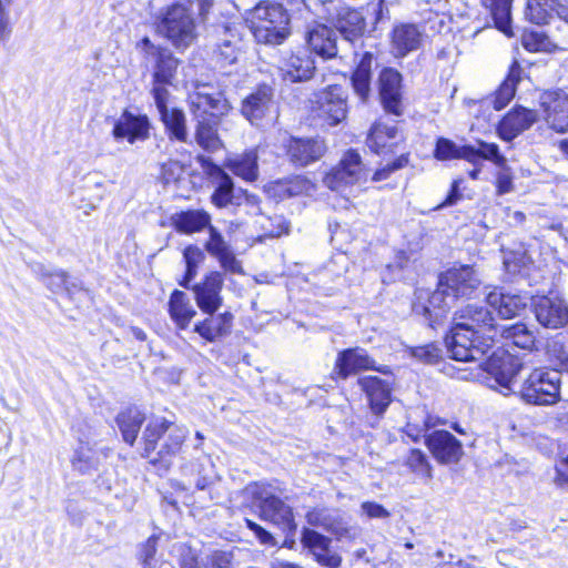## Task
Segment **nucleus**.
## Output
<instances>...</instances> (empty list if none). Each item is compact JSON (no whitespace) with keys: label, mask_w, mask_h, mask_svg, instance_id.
Masks as SVG:
<instances>
[{"label":"nucleus","mask_w":568,"mask_h":568,"mask_svg":"<svg viewBox=\"0 0 568 568\" xmlns=\"http://www.w3.org/2000/svg\"><path fill=\"white\" fill-rule=\"evenodd\" d=\"M144 422V415L138 408H129L118 415L116 423L125 443L133 445Z\"/></svg>","instance_id":"obj_39"},{"label":"nucleus","mask_w":568,"mask_h":568,"mask_svg":"<svg viewBox=\"0 0 568 568\" xmlns=\"http://www.w3.org/2000/svg\"><path fill=\"white\" fill-rule=\"evenodd\" d=\"M544 120L557 133L568 132V94L562 91L545 92L540 97Z\"/></svg>","instance_id":"obj_12"},{"label":"nucleus","mask_w":568,"mask_h":568,"mask_svg":"<svg viewBox=\"0 0 568 568\" xmlns=\"http://www.w3.org/2000/svg\"><path fill=\"white\" fill-rule=\"evenodd\" d=\"M233 322V315L229 312L217 315H209L204 321L194 326L197 333L206 342H215L217 338L230 333Z\"/></svg>","instance_id":"obj_30"},{"label":"nucleus","mask_w":568,"mask_h":568,"mask_svg":"<svg viewBox=\"0 0 568 568\" xmlns=\"http://www.w3.org/2000/svg\"><path fill=\"white\" fill-rule=\"evenodd\" d=\"M426 445L442 464L457 463L462 458V443L447 430H434L426 437Z\"/></svg>","instance_id":"obj_19"},{"label":"nucleus","mask_w":568,"mask_h":568,"mask_svg":"<svg viewBox=\"0 0 568 568\" xmlns=\"http://www.w3.org/2000/svg\"><path fill=\"white\" fill-rule=\"evenodd\" d=\"M477 152V161L479 159H486L491 162H494L498 166H504L506 163V159L503 154L499 152V148L496 143H487V142H479V149H476Z\"/></svg>","instance_id":"obj_55"},{"label":"nucleus","mask_w":568,"mask_h":568,"mask_svg":"<svg viewBox=\"0 0 568 568\" xmlns=\"http://www.w3.org/2000/svg\"><path fill=\"white\" fill-rule=\"evenodd\" d=\"M307 44L313 52L324 59H331L337 54L336 32L322 23H314L307 30Z\"/></svg>","instance_id":"obj_28"},{"label":"nucleus","mask_w":568,"mask_h":568,"mask_svg":"<svg viewBox=\"0 0 568 568\" xmlns=\"http://www.w3.org/2000/svg\"><path fill=\"white\" fill-rule=\"evenodd\" d=\"M325 151V143L321 139H291L287 145L291 161L300 166H306L320 160Z\"/></svg>","instance_id":"obj_27"},{"label":"nucleus","mask_w":568,"mask_h":568,"mask_svg":"<svg viewBox=\"0 0 568 568\" xmlns=\"http://www.w3.org/2000/svg\"><path fill=\"white\" fill-rule=\"evenodd\" d=\"M562 0H528L526 8L527 19L536 24H545L556 13L560 19L568 20L560 13Z\"/></svg>","instance_id":"obj_33"},{"label":"nucleus","mask_w":568,"mask_h":568,"mask_svg":"<svg viewBox=\"0 0 568 568\" xmlns=\"http://www.w3.org/2000/svg\"><path fill=\"white\" fill-rule=\"evenodd\" d=\"M407 163H408V158L406 155H400L392 163L377 170L373 175V181L378 182V181H383V180L387 179L390 173L406 166Z\"/></svg>","instance_id":"obj_61"},{"label":"nucleus","mask_w":568,"mask_h":568,"mask_svg":"<svg viewBox=\"0 0 568 568\" xmlns=\"http://www.w3.org/2000/svg\"><path fill=\"white\" fill-rule=\"evenodd\" d=\"M226 168L245 181H255L258 173L257 155L254 151H251L230 159L226 162Z\"/></svg>","instance_id":"obj_40"},{"label":"nucleus","mask_w":568,"mask_h":568,"mask_svg":"<svg viewBox=\"0 0 568 568\" xmlns=\"http://www.w3.org/2000/svg\"><path fill=\"white\" fill-rule=\"evenodd\" d=\"M182 173V165L178 161H168L161 165V179L165 183L176 181Z\"/></svg>","instance_id":"obj_63"},{"label":"nucleus","mask_w":568,"mask_h":568,"mask_svg":"<svg viewBox=\"0 0 568 568\" xmlns=\"http://www.w3.org/2000/svg\"><path fill=\"white\" fill-rule=\"evenodd\" d=\"M169 314L179 329H185L196 315V310L186 293L175 290L170 296Z\"/></svg>","instance_id":"obj_31"},{"label":"nucleus","mask_w":568,"mask_h":568,"mask_svg":"<svg viewBox=\"0 0 568 568\" xmlns=\"http://www.w3.org/2000/svg\"><path fill=\"white\" fill-rule=\"evenodd\" d=\"M481 281L470 265H455L439 277L438 287L432 294L417 292L413 312L433 326L439 322L459 300L476 298L481 293Z\"/></svg>","instance_id":"obj_2"},{"label":"nucleus","mask_w":568,"mask_h":568,"mask_svg":"<svg viewBox=\"0 0 568 568\" xmlns=\"http://www.w3.org/2000/svg\"><path fill=\"white\" fill-rule=\"evenodd\" d=\"M519 67L511 68L506 80L500 84L493 99L486 100L485 103H491L495 110H501L514 98L516 85L519 81Z\"/></svg>","instance_id":"obj_42"},{"label":"nucleus","mask_w":568,"mask_h":568,"mask_svg":"<svg viewBox=\"0 0 568 568\" xmlns=\"http://www.w3.org/2000/svg\"><path fill=\"white\" fill-rule=\"evenodd\" d=\"M183 257L186 264V274L185 281L181 284L186 286V282L191 281L196 275L197 267L204 261L205 255L200 247L190 245L185 247Z\"/></svg>","instance_id":"obj_50"},{"label":"nucleus","mask_w":568,"mask_h":568,"mask_svg":"<svg viewBox=\"0 0 568 568\" xmlns=\"http://www.w3.org/2000/svg\"><path fill=\"white\" fill-rule=\"evenodd\" d=\"M10 6L11 0H0V42L7 41L12 33Z\"/></svg>","instance_id":"obj_58"},{"label":"nucleus","mask_w":568,"mask_h":568,"mask_svg":"<svg viewBox=\"0 0 568 568\" xmlns=\"http://www.w3.org/2000/svg\"><path fill=\"white\" fill-rule=\"evenodd\" d=\"M239 54L240 51L236 44L230 40H224L216 51L217 60L222 67L235 63L239 59Z\"/></svg>","instance_id":"obj_57"},{"label":"nucleus","mask_w":568,"mask_h":568,"mask_svg":"<svg viewBox=\"0 0 568 568\" xmlns=\"http://www.w3.org/2000/svg\"><path fill=\"white\" fill-rule=\"evenodd\" d=\"M398 130L396 124H388L377 121L371 128L366 143L375 153H383L386 149L390 150L396 144Z\"/></svg>","instance_id":"obj_32"},{"label":"nucleus","mask_w":568,"mask_h":568,"mask_svg":"<svg viewBox=\"0 0 568 568\" xmlns=\"http://www.w3.org/2000/svg\"><path fill=\"white\" fill-rule=\"evenodd\" d=\"M245 22L258 43L281 44L290 34V16L280 3H257L245 12Z\"/></svg>","instance_id":"obj_4"},{"label":"nucleus","mask_w":568,"mask_h":568,"mask_svg":"<svg viewBox=\"0 0 568 568\" xmlns=\"http://www.w3.org/2000/svg\"><path fill=\"white\" fill-rule=\"evenodd\" d=\"M241 112L254 125H260V122L266 118L273 120L276 115V108L272 88L258 87L243 101Z\"/></svg>","instance_id":"obj_13"},{"label":"nucleus","mask_w":568,"mask_h":568,"mask_svg":"<svg viewBox=\"0 0 568 568\" xmlns=\"http://www.w3.org/2000/svg\"><path fill=\"white\" fill-rule=\"evenodd\" d=\"M423 41V32L416 24L400 23L392 31V50L395 57H405L409 52L419 49Z\"/></svg>","instance_id":"obj_29"},{"label":"nucleus","mask_w":568,"mask_h":568,"mask_svg":"<svg viewBox=\"0 0 568 568\" xmlns=\"http://www.w3.org/2000/svg\"><path fill=\"white\" fill-rule=\"evenodd\" d=\"M210 237L205 244L206 251L214 257L217 258L221 267L232 274H242L243 267L241 262L236 258L235 254L231 250L229 243L223 239L221 233L210 226Z\"/></svg>","instance_id":"obj_26"},{"label":"nucleus","mask_w":568,"mask_h":568,"mask_svg":"<svg viewBox=\"0 0 568 568\" xmlns=\"http://www.w3.org/2000/svg\"><path fill=\"white\" fill-rule=\"evenodd\" d=\"M244 494L252 498V505L260 509L263 520L272 523L283 531L296 529L292 508L274 495L270 485L257 483L248 485Z\"/></svg>","instance_id":"obj_6"},{"label":"nucleus","mask_w":568,"mask_h":568,"mask_svg":"<svg viewBox=\"0 0 568 568\" xmlns=\"http://www.w3.org/2000/svg\"><path fill=\"white\" fill-rule=\"evenodd\" d=\"M166 432H169V435L164 445L159 452V455L161 460L168 467L169 463L166 462V457L173 456L180 450L186 438L187 430L184 427L173 425L163 417L153 418L148 424L143 434L144 448L142 456L144 458H150L151 454L155 450L158 440Z\"/></svg>","instance_id":"obj_8"},{"label":"nucleus","mask_w":568,"mask_h":568,"mask_svg":"<svg viewBox=\"0 0 568 568\" xmlns=\"http://www.w3.org/2000/svg\"><path fill=\"white\" fill-rule=\"evenodd\" d=\"M409 356L424 364H435L442 357V351L436 344H426L408 348Z\"/></svg>","instance_id":"obj_52"},{"label":"nucleus","mask_w":568,"mask_h":568,"mask_svg":"<svg viewBox=\"0 0 568 568\" xmlns=\"http://www.w3.org/2000/svg\"><path fill=\"white\" fill-rule=\"evenodd\" d=\"M357 383L367 397L372 413L383 416L393 400L390 384L377 376H364Z\"/></svg>","instance_id":"obj_18"},{"label":"nucleus","mask_w":568,"mask_h":568,"mask_svg":"<svg viewBox=\"0 0 568 568\" xmlns=\"http://www.w3.org/2000/svg\"><path fill=\"white\" fill-rule=\"evenodd\" d=\"M160 115L169 132L170 139L185 142L187 139V131L183 111L179 109H168L160 112Z\"/></svg>","instance_id":"obj_44"},{"label":"nucleus","mask_w":568,"mask_h":568,"mask_svg":"<svg viewBox=\"0 0 568 568\" xmlns=\"http://www.w3.org/2000/svg\"><path fill=\"white\" fill-rule=\"evenodd\" d=\"M554 483L557 487L568 489V455L555 468Z\"/></svg>","instance_id":"obj_64"},{"label":"nucleus","mask_w":568,"mask_h":568,"mask_svg":"<svg viewBox=\"0 0 568 568\" xmlns=\"http://www.w3.org/2000/svg\"><path fill=\"white\" fill-rule=\"evenodd\" d=\"M547 355L555 366L564 367L568 364V352L559 341L548 343Z\"/></svg>","instance_id":"obj_59"},{"label":"nucleus","mask_w":568,"mask_h":568,"mask_svg":"<svg viewBox=\"0 0 568 568\" xmlns=\"http://www.w3.org/2000/svg\"><path fill=\"white\" fill-rule=\"evenodd\" d=\"M560 383L559 369L536 368L525 379L520 397L532 405H554L560 399Z\"/></svg>","instance_id":"obj_7"},{"label":"nucleus","mask_w":568,"mask_h":568,"mask_svg":"<svg viewBox=\"0 0 568 568\" xmlns=\"http://www.w3.org/2000/svg\"><path fill=\"white\" fill-rule=\"evenodd\" d=\"M335 27L345 39L351 41L362 33L364 19L359 11L351 8H343L337 14Z\"/></svg>","instance_id":"obj_37"},{"label":"nucleus","mask_w":568,"mask_h":568,"mask_svg":"<svg viewBox=\"0 0 568 568\" xmlns=\"http://www.w3.org/2000/svg\"><path fill=\"white\" fill-rule=\"evenodd\" d=\"M156 552V538L150 537L140 550V560L144 568H152V561Z\"/></svg>","instance_id":"obj_62"},{"label":"nucleus","mask_w":568,"mask_h":568,"mask_svg":"<svg viewBox=\"0 0 568 568\" xmlns=\"http://www.w3.org/2000/svg\"><path fill=\"white\" fill-rule=\"evenodd\" d=\"M336 514V511L328 509H313L307 513L306 519L311 526L337 534L339 523Z\"/></svg>","instance_id":"obj_47"},{"label":"nucleus","mask_w":568,"mask_h":568,"mask_svg":"<svg viewBox=\"0 0 568 568\" xmlns=\"http://www.w3.org/2000/svg\"><path fill=\"white\" fill-rule=\"evenodd\" d=\"M98 464L99 454L88 443H80L72 458L74 469L82 474H87L94 469Z\"/></svg>","instance_id":"obj_46"},{"label":"nucleus","mask_w":568,"mask_h":568,"mask_svg":"<svg viewBox=\"0 0 568 568\" xmlns=\"http://www.w3.org/2000/svg\"><path fill=\"white\" fill-rule=\"evenodd\" d=\"M178 65V59H175L168 49L159 51L153 80L158 82L173 83Z\"/></svg>","instance_id":"obj_45"},{"label":"nucleus","mask_w":568,"mask_h":568,"mask_svg":"<svg viewBox=\"0 0 568 568\" xmlns=\"http://www.w3.org/2000/svg\"><path fill=\"white\" fill-rule=\"evenodd\" d=\"M190 110L197 121L195 130L196 143L207 152H216L223 143L217 134L216 122L211 118L225 115L231 105L222 92H212L207 84L197 85L190 93Z\"/></svg>","instance_id":"obj_3"},{"label":"nucleus","mask_w":568,"mask_h":568,"mask_svg":"<svg viewBox=\"0 0 568 568\" xmlns=\"http://www.w3.org/2000/svg\"><path fill=\"white\" fill-rule=\"evenodd\" d=\"M498 331L490 311L483 305L467 304L455 314L454 326L446 337L447 351L459 362L479 361L491 348ZM500 335L523 349L535 346V334L524 323L501 327Z\"/></svg>","instance_id":"obj_1"},{"label":"nucleus","mask_w":568,"mask_h":568,"mask_svg":"<svg viewBox=\"0 0 568 568\" xmlns=\"http://www.w3.org/2000/svg\"><path fill=\"white\" fill-rule=\"evenodd\" d=\"M301 542L321 566L326 568H338L341 566L342 558L331 549V539L326 536L313 529L304 528Z\"/></svg>","instance_id":"obj_20"},{"label":"nucleus","mask_w":568,"mask_h":568,"mask_svg":"<svg viewBox=\"0 0 568 568\" xmlns=\"http://www.w3.org/2000/svg\"><path fill=\"white\" fill-rule=\"evenodd\" d=\"M318 116L329 125H336L346 118L347 95L342 87L329 85L316 95Z\"/></svg>","instance_id":"obj_11"},{"label":"nucleus","mask_w":568,"mask_h":568,"mask_svg":"<svg viewBox=\"0 0 568 568\" xmlns=\"http://www.w3.org/2000/svg\"><path fill=\"white\" fill-rule=\"evenodd\" d=\"M366 179L367 170L361 155L355 150H348L323 181L328 189L343 192L346 187L359 184Z\"/></svg>","instance_id":"obj_9"},{"label":"nucleus","mask_w":568,"mask_h":568,"mask_svg":"<svg viewBox=\"0 0 568 568\" xmlns=\"http://www.w3.org/2000/svg\"><path fill=\"white\" fill-rule=\"evenodd\" d=\"M409 258L405 252H398L395 255V261L386 265L385 271L382 274L384 283L394 282L400 277V272L408 266Z\"/></svg>","instance_id":"obj_54"},{"label":"nucleus","mask_w":568,"mask_h":568,"mask_svg":"<svg viewBox=\"0 0 568 568\" xmlns=\"http://www.w3.org/2000/svg\"><path fill=\"white\" fill-rule=\"evenodd\" d=\"M521 44L530 52H552L557 49L546 34L534 30L523 33Z\"/></svg>","instance_id":"obj_48"},{"label":"nucleus","mask_w":568,"mask_h":568,"mask_svg":"<svg viewBox=\"0 0 568 568\" xmlns=\"http://www.w3.org/2000/svg\"><path fill=\"white\" fill-rule=\"evenodd\" d=\"M39 274L45 286L52 292L67 291L70 293L68 274L64 271L40 266Z\"/></svg>","instance_id":"obj_49"},{"label":"nucleus","mask_w":568,"mask_h":568,"mask_svg":"<svg viewBox=\"0 0 568 568\" xmlns=\"http://www.w3.org/2000/svg\"><path fill=\"white\" fill-rule=\"evenodd\" d=\"M213 465L209 458L204 457L203 460H197L183 466L182 473L185 477H194V485L197 489L207 488L213 481Z\"/></svg>","instance_id":"obj_41"},{"label":"nucleus","mask_w":568,"mask_h":568,"mask_svg":"<svg viewBox=\"0 0 568 568\" xmlns=\"http://www.w3.org/2000/svg\"><path fill=\"white\" fill-rule=\"evenodd\" d=\"M372 61L373 54L364 53L352 75L354 92L363 102L368 99L371 93Z\"/></svg>","instance_id":"obj_35"},{"label":"nucleus","mask_w":568,"mask_h":568,"mask_svg":"<svg viewBox=\"0 0 568 568\" xmlns=\"http://www.w3.org/2000/svg\"><path fill=\"white\" fill-rule=\"evenodd\" d=\"M520 364L510 355L494 353L485 363L487 373L486 384L507 396L514 392L515 378L519 373Z\"/></svg>","instance_id":"obj_10"},{"label":"nucleus","mask_w":568,"mask_h":568,"mask_svg":"<svg viewBox=\"0 0 568 568\" xmlns=\"http://www.w3.org/2000/svg\"><path fill=\"white\" fill-rule=\"evenodd\" d=\"M513 0H483V4L489 9L498 30L511 36L510 9Z\"/></svg>","instance_id":"obj_43"},{"label":"nucleus","mask_w":568,"mask_h":568,"mask_svg":"<svg viewBox=\"0 0 568 568\" xmlns=\"http://www.w3.org/2000/svg\"><path fill=\"white\" fill-rule=\"evenodd\" d=\"M477 152L474 146L463 145L457 146L453 141L439 138L436 143L435 158L440 161L450 159H464L468 162H477Z\"/></svg>","instance_id":"obj_36"},{"label":"nucleus","mask_w":568,"mask_h":568,"mask_svg":"<svg viewBox=\"0 0 568 568\" xmlns=\"http://www.w3.org/2000/svg\"><path fill=\"white\" fill-rule=\"evenodd\" d=\"M263 220L261 225L266 236L278 237L288 232V224L283 216L265 217Z\"/></svg>","instance_id":"obj_56"},{"label":"nucleus","mask_w":568,"mask_h":568,"mask_svg":"<svg viewBox=\"0 0 568 568\" xmlns=\"http://www.w3.org/2000/svg\"><path fill=\"white\" fill-rule=\"evenodd\" d=\"M112 136L115 141L126 140L130 144L145 141L150 136V121L144 114L125 110L114 122Z\"/></svg>","instance_id":"obj_16"},{"label":"nucleus","mask_w":568,"mask_h":568,"mask_svg":"<svg viewBox=\"0 0 568 568\" xmlns=\"http://www.w3.org/2000/svg\"><path fill=\"white\" fill-rule=\"evenodd\" d=\"M171 84L172 83L158 82L153 80L152 95L159 113L169 109V91L166 89V85Z\"/></svg>","instance_id":"obj_60"},{"label":"nucleus","mask_w":568,"mask_h":568,"mask_svg":"<svg viewBox=\"0 0 568 568\" xmlns=\"http://www.w3.org/2000/svg\"><path fill=\"white\" fill-rule=\"evenodd\" d=\"M537 118L536 111L516 106L499 121L497 125L498 136L510 142L536 123Z\"/></svg>","instance_id":"obj_21"},{"label":"nucleus","mask_w":568,"mask_h":568,"mask_svg":"<svg viewBox=\"0 0 568 568\" xmlns=\"http://www.w3.org/2000/svg\"><path fill=\"white\" fill-rule=\"evenodd\" d=\"M375 361L368 356L367 352L363 348H348L341 352L337 356L333 374L338 378L345 379L352 374H356L363 369H376Z\"/></svg>","instance_id":"obj_24"},{"label":"nucleus","mask_w":568,"mask_h":568,"mask_svg":"<svg viewBox=\"0 0 568 568\" xmlns=\"http://www.w3.org/2000/svg\"><path fill=\"white\" fill-rule=\"evenodd\" d=\"M379 95L384 109L395 115H400L402 108V74L392 68L379 73Z\"/></svg>","instance_id":"obj_22"},{"label":"nucleus","mask_w":568,"mask_h":568,"mask_svg":"<svg viewBox=\"0 0 568 568\" xmlns=\"http://www.w3.org/2000/svg\"><path fill=\"white\" fill-rule=\"evenodd\" d=\"M210 215L202 210H190L172 216V224L180 233L192 234L202 231L210 224Z\"/></svg>","instance_id":"obj_34"},{"label":"nucleus","mask_w":568,"mask_h":568,"mask_svg":"<svg viewBox=\"0 0 568 568\" xmlns=\"http://www.w3.org/2000/svg\"><path fill=\"white\" fill-rule=\"evenodd\" d=\"M532 305L537 321L547 328L556 329L568 322V307L558 295L537 296Z\"/></svg>","instance_id":"obj_14"},{"label":"nucleus","mask_w":568,"mask_h":568,"mask_svg":"<svg viewBox=\"0 0 568 568\" xmlns=\"http://www.w3.org/2000/svg\"><path fill=\"white\" fill-rule=\"evenodd\" d=\"M280 186L287 194V196L311 194L314 191V184L301 175L293 178L286 183H281Z\"/></svg>","instance_id":"obj_53"},{"label":"nucleus","mask_w":568,"mask_h":568,"mask_svg":"<svg viewBox=\"0 0 568 568\" xmlns=\"http://www.w3.org/2000/svg\"><path fill=\"white\" fill-rule=\"evenodd\" d=\"M503 260L505 271L511 276L527 275L532 264V260L523 244L515 250L505 251Z\"/></svg>","instance_id":"obj_38"},{"label":"nucleus","mask_w":568,"mask_h":568,"mask_svg":"<svg viewBox=\"0 0 568 568\" xmlns=\"http://www.w3.org/2000/svg\"><path fill=\"white\" fill-rule=\"evenodd\" d=\"M223 282L222 273L211 272L205 276L203 283L193 286L196 304L203 313L212 315L222 305Z\"/></svg>","instance_id":"obj_17"},{"label":"nucleus","mask_w":568,"mask_h":568,"mask_svg":"<svg viewBox=\"0 0 568 568\" xmlns=\"http://www.w3.org/2000/svg\"><path fill=\"white\" fill-rule=\"evenodd\" d=\"M485 287L484 295L486 303L494 308L503 318H511L521 314L528 305L529 297L519 294H505L496 288L487 292Z\"/></svg>","instance_id":"obj_25"},{"label":"nucleus","mask_w":568,"mask_h":568,"mask_svg":"<svg viewBox=\"0 0 568 568\" xmlns=\"http://www.w3.org/2000/svg\"><path fill=\"white\" fill-rule=\"evenodd\" d=\"M166 7L156 14V30L176 49H186L196 39L193 0H166Z\"/></svg>","instance_id":"obj_5"},{"label":"nucleus","mask_w":568,"mask_h":568,"mask_svg":"<svg viewBox=\"0 0 568 568\" xmlns=\"http://www.w3.org/2000/svg\"><path fill=\"white\" fill-rule=\"evenodd\" d=\"M406 465L416 475L425 478L432 477V467L426 455L419 449H412L406 460Z\"/></svg>","instance_id":"obj_51"},{"label":"nucleus","mask_w":568,"mask_h":568,"mask_svg":"<svg viewBox=\"0 0 568 568\" xmlns=\"http://www.w3.org/2000/svg\"><path fill=\"white\" fill-rule=\"evenodd\" d=\"M199 162L205 173L213 180L216 185L212 195V202L217 207H225L233 202L234 184L229 174L221 166L213 163L211 159L199 156Z\"/></svg>","instance_id":"obj_23"},{"label":"nucleus","mask_w":568,"mask_h":568,"mask_svg":"<svg viewBox=\"0 0 568 568\" xmlns=\"http://www.w3.org/2000/svg\"><path fill=\"white\" fill-rule=\"evenodd\" d=\"M277 68L284 81L295 83L310 80L315 71V63L306 51L287 52L280 59Z\"/></svg>","instance_id":"obj_15"}]
</instances>
